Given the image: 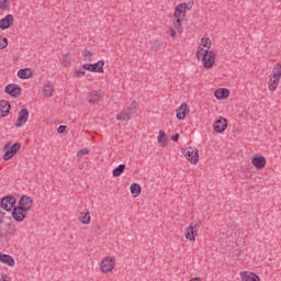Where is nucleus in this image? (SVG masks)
I'll return each mask as SVG.
<instances>
[{
    "mask_svg": "<svg viewBox=\"0 0 281 281\" xmlns=\"http://www.w3.org/2000/svg\"><path fill=\"white\" fill-rule=\"evenodd\" d=\"M157 142L159 146H161V148H166V146H168V134H166V132L160 130L157 136Z\"/></svg>",
    "mask_w": 281,
    "mask_h": 281,
    "instance_id": "nucleus-21",
    "label": "nucleus"
},
{
    "mask_svg": "<svg viewBox=\"0 0 281 281\" xmlns=\"http://www.w3.org/2000/svg\"><path fill=\"white\" fill-rule=\"evenodd\" d=\"M83 69L92 74H104V60H99L95 64H83Z\"/></svg>",
    "mask_w": 281,
    "mask_h": 281,
    "instance_id": "nucleus-5",
    "label": "nucleus"
},
{
    "mask_svg": "<svg viewBox=\"0 0 281 281\" xmlns=\"http://www.w3.org/2000/svg\"><path fill=\"white\" fill-rule=\"evenodd\" d=\"M272 76H278L281 78V64L277 63L272 69Z\"/></svg>",
    "mask_w": 281,
    "mask_h": 281,
    "instance_id": "nucleus-33",
    "label": "nucleus"
},
{
    "mask_svg": "<svg viewBox=\"0 0 281 281\" xmlns=\"http://www.w3.org/2000/svg\"><path fill=\"white\" fill-rule=\"evenodd\" d=\"M79 221L82 225H89L91 223V213L89 211L81 212L79 215Z\"/></svg>",
    "mask_w": 281,
    "mask_h": 281,
    "instance_id": "nucleus-26",
    "label": "nucleus"
},
{
    "mask_svg": "<svg viewBox=\"0 0 281 281\" xmlns=\"http://www.w3.org/2000/svg\"><path fill=\"white\" fill-rule=\"evenodd\" d=\"M10 7V0H0V10L5 11Z\"/></svg>",
    "mask_w": 281,
    "mask_h": 281,
    "instance_id": "nucleus-37",
    "label": "nucleus"
},
{
    "mask_svg": "<svg viewBox=\"0 0 281 281\" xmlns=\"http://www.w3.org/2000/svg\"><path fill=\"white\" fill-rule=\"evenodd\" d=\"M86 74H87V68H85V66H82V68H79L75 72V78H82Z\"/></svg>",
    "mask_w": 281,
    "mask_h": 281,
    "instance_id": "nucleus-34",
    "label": "nucleus"
},
{
    "mask_svg": "<svg viewBox=\"0 0 281 281\" xmlns=\"http://www.w3.org/2000/svg\"><path fill=\"white\" fill-rule=\"evenodd\" d=\"M3 150H7L4 153L3 159L4 161H10L14 155H16L18 150H21V145L20 143H15L12 145V142H8L3 146Z\"/></svg>",
    "mask_w": 281,
    "mask_h": 281,
    "instance_id": "nucleus-2",
    "label": "nucleus"
},
{
    "mask_svg": "<svg viewBox=\"0 0 281 281\" xmlns=\"http://www.w3.org/2000/svg\"><path fill=\"white\" fill-rule=\"evenodd\" d=\"M34 203V200L30 198V195H22L20 201H19V207H22L26 212H30L32 210V205Z\"/></svg>",
    "mask_w": 281,
    "mask_h": 281,
    "instance_id": "nucleus-13",
    "label": "nucleus"
},
{
    "mask_svg": "<svg viewBox=\"0 0 281 281\" xmlns=\"http://www.w3.org/2000/svg\"><path fill=\"white\" fill-rule=\"evenodd\" d=\"M0 281H12V279H10V277L2 274Z\"/></svg>",
    "mask_w": 281,
    "mask_h": 281,
    "instance_id": "nucleus-43",
    "label": "nucleus"
},
{
    "mask_svg": "<svg viewBox=\"0 0 281 281\" xmlns=\"http://www.w3.org/2000/svg\"><path fill=\"white\" fill-rule=\"evenodd\" d=\"M89 100V104H95L98 102H100V100L102 99V94L97 91V90H92L89 95H88Z\"/></svg>",
    "mask_w": 281,
    "mask_h": 281,
    "instance_id": "nucleus-20",
    "label": "nucleus"
},
{
    "mask_svg": "<svg viewBox=\"0 0 281 281\" xmlns=\"http://www.w3.org/2000/svg\"><path fill=\"white\" fill-rule=\"evenodd\" d=\"M113 269H115V259H113V257L103 258L100 265L102 273H111Z\"/></svg>",
    "mask_w": 281,
    "mask_h": 281,
    "instance_id": "nucleus-4",
    "label": "nucleus"
},
{
    "mask_svg": "<svg viewBox=\"0 0 281 281\" xmlns=\"http://www.w3.org/2000/svg\"><path fill=\"white\" fill-rule=\"evenodd\" d=\"M0 262L8 265V267H14V258L10 255L0 252Z\"/></svg>",
    "mask_w": 281,
    "mask_h": 281,
    "instance_id": "nucleus-24",
    "label": "nucleus"
},
{
    "mask_svg": "<svg viewBox=\"0 0 281 281\" xmlns=\"http://www.w3.org/2000/svg\"><path fill=\"white\" fill-rule=\"evenodd\" d=\"M186 10H188V4L187 3H180L176 7L175 10V19L183 21L186 19Z\"/></svg>",
    "mask_w": 281,
    "mask_h": 281,
    "instance_id": "nucleus-12",
    "label": "nucleus"
},
{
    "mask_svg": "<svg viewBox=\"0 0 281 281\" xmlns=\"http://www.w3.org/2000/svg\"><path fill=\"white\" fill-rule=\"evenodd\" d=\"M214 95L217 100H225V98H229V90L227 88H220L215 90Z\"/></svg>",
    "mask_w": 281,
    "mask_h": 281,
    "instance_id": "nucleus-22",
    "label": "nucleus"
},
{
    "mask_svg": "<svg viewBox=\"0 0 281 281\" xmlns=\"http://www.w3.org/2000/svg\"><path fill=\"white\" fill-rule=\"evenodd\" d=\"M181 23H183V20H176V21L173 22V25H175L176 30H177L180 34L183 33V27L181 26Z\"/></svg>",
    "mask_w": 281,
    "mask_h": 281,
    "instance_id": "nucleus-35",
    "label": "nucleus"
},
{
    "mask_svg": "<svg viewBox=\"0 0 281 281\" xmlns=\"http://www.w3.org/2000/svg\"><path fill=\"white\" fill-rule=\"evenodd\" d=\"M126 170V165L122 164L119 165L115 169L112 171L113 177H121V175Z\"/></svg>",
    "mask_w": 281,
    "mask_h": 281,
    "instance_id": "nucleus-27",
    "label": "nucleus"
},
{
    "mask_svg": "<svg viewBox=\"0 0 281 281\" xmlns=\"http://www.w3.org/2000/svg\"><path fill=\"white\" fill-rule=\"evenodd\" d=\"M130 190L136 196H139V194H142V186H139V183H132Z\"/></svg>",
    "mask_w": 281,
    "mask_h": 281,
    "instance_id": "nucleus-28",
    "label": "nucleus"
},
{
    "mask_svg": "<svg viewBox=\"0 0 281 281\" xmlns=\"http://www.w3.org/2000/svg\"><path fill=\"white\" fill-rule=\"evenodd\" d=\"M251 164L257 168V170H262V168L267 166V158L260 154H255L252 156Z\"/></svg>",
    "mask_w": 281,
    "mask_h": 281,
    "instance_id": "nucleus-10",
    "label": "nucleus"
},
{
    "mask_svg": "<svg viewBox=\"0 0 281 281\" xmlns=\"http://www.w3.org/2000/svg\"><path fill=\"white\" fill-rule=\"evenodd\" d=\"M213 128L215 133H223L227 128V120L221 117L220 120L215 121L213 124Z\"/></svg>",
    "mask_w": 281,
    "mask_h": 281,
    "instance_id": "nucleus-15",
    "label": "nucleus"
},
{
    "mask_svg": "<svg viewBox=\"0 0 281 281\" xmlns=\"http://www.w3.org/2000/svg\"><path fill=\"white\" fill-rule=\"evenodd\" d=\"M126 110L131 111V113L135 115L137 113V102L133 101Z\"/></svg>",
    "mask_w": 281,
    "mask_h": 281,
    "instance_id": "nucleus-36",
    "label": "nucleus"
},
{
    "mask_svg": "<svg viewBox=\"0 0 281 281\" xmlns=\"http://www.w3.org/2000/svg\"><path fill=\"white\" fill-rule=\"evenodd\" d=\"M14 23V15L8 14L0 20V30H8Z\"/></svg>",
    "mask_w": 281,
    "mask_h": 281,
    "instance_id": "nucleus-14",
    "label": "nucleus"
},
{
    "mask_svg": "<svg viewBox=\"0 0 281 281\" xmlns=\"http://www.w3.org/2000/svg\"><path fill=\"white\" fill-rule=\"evenodd\" d=\"M21 88L16 83H10L4 88V92L11 95V98H19V95H21Z\"/></svg>",
    "mask_w": 281,
    "mask_h": 281,
    "instance_id": "nucleus-11",
    "label": "nucleus"
},
{
    "mask_svg": "<svg viewBox=\"0 0 281 281\" xmlns=\"http://www.w3.org/2000/svg\"><path fill=\"white\" fill-rule=\"evenodd\" d=\"M270 80H276L277 82H280L281 77H278V76H276V75H271V76H270Z\"/></svg>",
    "mask_w": 281,
    "mask_h": 281,
    "instance_id": "nucleus-42",
    "label": "nucleus"
},
{
    "mask_svg": "<svg viewBox=\"0 0 281 281\" xmlns=\"http://www.w3.org/2000/svg\"><path fill=\"white\" fill-rule=\"evenodd\" d=\"M189 281H201V279L194 278V279H191V280H189Z\"/></svg>",
    "mask_w": 281,
    "mask_h": 281,
    "instance_id": "nucleus-46",
    "label": "nucleus"
},
{
    "mask_svg": "<svg viewBox=\"0 0 281 281\" xmlns=\"http://www.w3.org/2000/svg\"><path fill=\"white\" fill-rule=\"evenodd\" d=\"M80 153L81 155H89V149H81Z\"/></svg>",
    "mask_w": 281,
    "mask_h": 281,
    "instance_id": "nucleus-45",
    "label": "nucleus"
},
{
    "mask_svg": "<svg viewBox=\"0 0 281 281\" xmlns=\"http://www.w3.org/2000/svg\"><path fill=\"white\" fill-rule=\"evenodd\" d=\"M65 131H67V126H65V125H60V126L57 128V133H65Z\"/></svg>",
    "mask_w": 281,
    "mask_h": 281,
    "instance_id": "nucleus-40",
    "label": "nucleus"
},
{
    "mask_svg": "<svg viewBox=\"0 0 281 281\" xmlns=\"http://www.w3.org/2000/svg\"><path fill=\"white\" fill-rule=\"evenodd\" d=\"M56 90L54 89V86L52 85H47L44 87L43 93L44 95H46L47 98H52V95H54V92Z\"/></svg>",
    "mask_w": 281,
    "mask_h": 281,
    "instance_id": "nucleus-29",
    "label": "nucleus"
},
{
    "mask_svg": "<svg viewBox=\"0 0 281 281\" xmlns=\"http://www.w3.org/2000/svg\"><path fill=\"white\" fill-rule=\"evenodd\" d=\"M188 113V104L182 103L177 110H176V117L178 120H186V115Z\"/></svg>",
    "mask_w": 281,
    "mask_h": 281,
    "instance_id": "nucleus-18",
    "label": "nucleus"
},
{
    "mask_svg": "<svg viewBox=\"0 0 281 281\" xmlns=\"http://www.w3.org/2000/svg\"><path fill=\"white\" fill-rule=\"evenodd\" d=\"M81 54L85 57V60H87L88 63H91V60H93V54L91 53V50L85 49Z\"/></svg>",
    "mask_w": 281,
    "mask_h": 281,
    "instance_id": "nucleus-31",
    "label": "nucleus"
},
{
    "mask_svg": "<svg viewBox=\"0 0 281 281\" xmlns=\"http://www.w3.org/2000/svg\"><path fill=\"white\" fill-rule=\"evenodd\" d=\"M8 47V38L0 36V49H5Z\"/></svg>",
    "mask_w": 281,
    "mask_h": 281,
    "instance_id": "nucleus-38",
    "label": "nucleus"
},
{
    "mask_svg": "<svg viewBox=\"0 0 281 281\" xmlns=\"http://www.w3.org/2000/svg\"><path fill=\"white\" fill-rule=\"evenodd\" d=\"M172 142H179V134H175L172 137H171Z\"/></svg>",
    "mask_w": 281,
    "mask_h": 281,
    "instance_id": "nucleus-44",
    "label": "nucleus"
},
{
    "mask_svg": "<svg viewBox=\"0 0 281 281\" xmlns=\"http://www.w3.org/2000/svg\"><path fill=\"white\" fill-rule=\"evenodd\" d=\"M27 120H30V111L27 110V108H24L19 112L18 120L14 124L15 127L21 128L23 124H27Z\"/></svg>",
    "mask_w": 281,
    "mask_h": 281,
    "instance_id": "nucleus-7",
    "label": "nucleus"
},
{
    "mask_svg": "<svg viewBox=\"0 0 281 281\" xmlns=\"http://www.w3.org/2000/svg\"><path fill=\"white\" fill-rule=\"evenodd\" d=\"M201 45H202V47L210 49V47H212V41H210V37H202Z\"/></svg>",
    "mask_w": 281,
    "mask_h": 281,
    "instance_id": "nucleus-32",
    "label": "nucleus"
},
{
    "mask_svg": "<svg viewBox=\"0 0 281 281\" xmlns=\"http://www.w3.org/2000/svg\"><path fill=\"white\" fill-rule=\"evenodd\" d=\"M199 227H201V221L192 222L186 228V238L187 240H196V234L199 233Z\"/></svg>",
    "mask_w": 281,
    "mask_h": 281,
    "instance_id": "nucleus-3",
    "label": "nucleus"
},
{
    "mask_svg": "<svg viewBox=\"0 0 281 281\" xmlns=\"http://www.w3.org/2000/svg\"><path fill=\"white\" fill-rule=\"evenodd\" d=\"M10 113V102L2 100L0 101V117H8Z\"/></svg>",
    "mask_w": 281,
    "mask_h": 281,
    "instance_id": "nucleus-17",
    "label": "nucleus"
},
{
    "mask_svg": "<svg viewBox=\"0 0 281 281\" xmlns=\"http://www.w3.org/2000/svg\"><path fill=\"white\" fill-rule=\"evenodd\" d=\"M184 157L190 161V164H199V149L190 147L186 150Z\"/></svg>",
    "mask_w": 281,
    "mask_h": 281,
    "instance_id": "nucleus-9",
    "label": "nucleus"
},
{
    "mask_svg": "<svg viewBox=\"0 0 281 281\" xmlns=\"http://www.w3.org/2000/svg\"><path fill=\"white\" fill-rule=\"evenodd\" d=\"M16 234V226L8 225L5 231L3 232L2 238H14Z\"/></svg>",
    "mask_w": 281,
    "mask_h": 281,
    "instance_id": "nucleus-23",
    "label": "nucleus"
},
{
    "mask_svg": "<svg viewBox=\"0 0 281 281\" xmlns=\"http://www.w3.org/2000/svg\"><path fill=\"white\" fill-rule=\"evenodd\" d=\"M195 54L198 60H202V65L205 69H212V67H214V63L216 60L214 52L207 50L203 48V46H199Z\"/></svg>",
    "mask_w": 281,
    "mask_h": 281,
    "instance_id": "nucleus-1",
    "label": "nucleus"
},
{
    "mask_svg": "<svg viewBox=\"0 0 281 281\" xmlns=\"http://www.w3.org/2000/svg\"><path fill=\"white\" fill-rule=\"evenodd\" d=\"M133 113H131V110H123L121 113L116 115V120L119 122H128L133 117Z\"/></svg>",
    "mask_w": 281,
    "mask_h": 281,
    "instance_id": "nucleus-19",
    "label": "nucleus"
},
{
    "mask_svg": "<svg viewBox=\"0 0 281 281\" xmlns=\"http://www.w3.org/2000/svg\"><path fill=\"white\" fill-rule=\"evenodd\" d=\"M15 205H16L15 196L7 195L1 200V207L2 210H5V212L12 211V209H14Z\"/></svg>",
    "mask_w": 281,
    "mask_h": 281,
    "instance_id": "nucleus-6",
    "label": "nucleus"
},
{
    "mask_svg": "<svg viewBox=\"0 0 281 281\" xmlns=\"http://www.w3.org/2000/svg\"><path fill=\"white\" fill-rule=\"evenodd\" d=\"M3 218L0 217V238H3Z\"/></svg>",
    "mask_w": 281,
    "mask_h": 281,
    "instance_id": "nucleus-39",
    "label": "nucleus"
},
{
    "mask_svg": "<svg viewBox=\"0 0 281 281\" xmlns=\"http://www.w3.org/2000/svg\"><path fill=\"white\" fill-rule=\"evenodd\" d=\"M239 276L243 281H260V277L254 272L241 271Z\"/></svg>",
    "mask_w": 281,
    "mask_h": 281,
    "instance_id": "nucleus-16",
    "label": "nucleus"
},
{
    "mask_svg": "<svg viewBox=\"0 0 281 281\" xmlns=\"http://www.w3.org/2000/svg\"><path fill=\"white\" fill-rule=\"evenodd\" d=\"M27 216V211L21 206H14L12 211V217L18 223H23L25 221V217Z\"/></svg>",
    "mask_w": 281,
    "mask_h": 281,
    "instance_id": "nucleus-8",
    "label": "nucleus"
},
{
    "mask_svg": "<svg viewBox=\"0 0 281 281\" xmlns=\"http://www.w3.org/2000/svg\"><path fill=\"white\" fill-rule=\"evenodd\" d=\"M280 86V82L273 79H269L268 82V89L269 91H276V89H278V87Z\"/></svg>",
    "mask_w": 281,
    "mask_h": 281,
    "instance_id": "nucleus-30",
    "label": "nucleus"
},
{
    "mask_svg": "<svg viewBox=\"0 0 281 281\" xmlns=\"http://www.w3.org/2000/svg\"><path fill=\"white\" fill-rule=\"evenodd\" d=\"M18 78L21 80H27L29 78H32V70L29 68H23L18 71Z\"/></svg>",
    "mask_w": 281,
    "mask_h": 281,
    "instance_id": "nucleus-25",
    "label": "nucleus"
},
{
    "mask_svg": "<svg viewBox=\"0 0 281 281\" xmlns=\"http://www.w3.org/2000/svg\"><path fill=\"white\" fill-rule=\"evenodd\" d=\"M169 34L172 38H175V36H177V31H175V29L170 27L169 29Z\"/></svg>",
    "mask_w": 281,
    "mask_h": 281,
    "instance_id": "nucleus-41",
    "label": "nucleus"
}]
</instances>
